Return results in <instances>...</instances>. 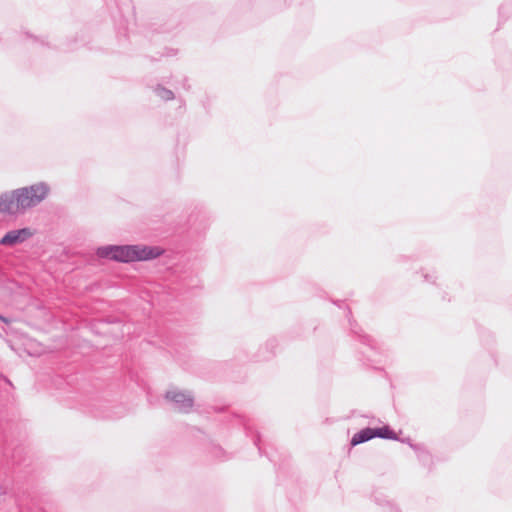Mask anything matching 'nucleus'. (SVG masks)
<instances>
[{
	"instance_id": "1",
	"label": "nucleus",
	"mask_w": 512,
	"mask_h": 512,
	"mask_svg": "<svg viewBox=\"0 0 512 512\" xmlns=\"http://www.w3.org/2000/svg\"><path fill=\"white\" fill-rule=\"evenodd\" d=\"M164 250L159 246L143 244L134 245H105L96 249L99 258L109 259L119 263L149 261L160 257Z\"/></svg>"
},
{
	"instance_id": "2",
	"label": "nucleus",
	"mask_w": 512,
	"mask_h": 512,
	"mask_svg": "<svg viewBox=\"0 0 512 512\" xmlns=\"http://www.w3.org/2000/svg\"><path fill=\"white\" fill-rule=\"evenodd\" d=\"M18 200L24 211L38 206L49 195L51 188L46 182H37L30 186L18 188Z\"/></svg>"
},
{
	"instance_id": "3",
	"label": "nucleus",
	"mask_w": 512,
	"mask_h": 512,
	"mask_svg": "<svg viewBox=\"0 0 512 512\" xmlns=\"http://www.w3.org/2000/svg\"><path fill=\"white\" fill-rule=\"evenodd\" d=\"M165 399L174 410L181 413H189L194 405V397L187 391L169 390L165 393Z\"/></svg>"
},
{
	"instance_id": "4",
	"label": "nucleus",
	"mask_w": 512,
	"mask_h": 512,
	"mask_svg": "<svg viewBox=\"0 0 512 512\" xmlns=\"http://www.w3.org/2000/svg\"><path fill=\"white\" fill-rule=\"evenodd\" d=\"M18 193L17 188L0 195V213L16 215L25 212L24 209L21 208L20 200H18Z\"/></svg>"
},
{
	"instance_id": "5",
	"label": "nucleus",
	"mask_w": 512,
	"mask_h": 512,
	"mask_svg": "<svg viewBox=\"0 0 512 512\" xmlns=\"http://www.w3.org/2000/svg\"><path fill=\"white\" fill-rule=\"evenodd\" d=\"M32 235L33 232L27 227L10 230L0 239V244L3 246H13L25 242L32 237Z\"/></svg>"
},
{
	"instance_id": "6",
	"label": "nucleus",
	"mask_w": 512,
	"mask_h": 512,
	"mask_svg": "<svg viewBox=\"0 0 512 512\" xmlns=\"http://www.w3.org/2000/svg\"><path fill=\"white\" fill-rule=\"evenodd\" d=\"M410 447L415 451L418 460L424 467L431 469L434 461L433 456L424 444H410Z\"/></svg>"
},
{
	"instance_id": "7",
	"label": "nucleus",
	"mask_w": 512,
	"mask_h": 512,
	"mask_svg": "<svg viewBox=\"0 0 512 512\" xmlns=\"http://www.w3.org/2000/svg\"><path fill=\"white\" fill-rule=\"evenodd\" d=\"M373 438H375L374 428L366 427L353 435V437L350 440V444L351 446L354 447L359 444L365 443Z\"/></svg>"
},
{
	"instance_id": "8",
	"label": "nucleus",
	"mask_w": 512,
	"mask_h": 512,
	"mask_svg": "<svg viewBox=\"0 0 512 512\" xmlns=\"http://www.w3.org/2000/svg\"><path fill=\"white\" fill-rule=\"evenodd\" d=\"M349 323H350V329H351L352 333L355 334L362 343L373 348L374 340L369 335L363 333L362 329L360 327H358V325L355 322L349 320Z\"/></svg>"
},
{
	"instance_id": "9",
	"label": "nucleus",
	"mask_w": 512,
	"mask_h": 512,
	"mask_svg": "<svg viewBox=\"0 0 512 512\" xmlns=\"http://www.w3.org/2000/svg\"><path fill=\"white\" fill-rule=\"evenodd\" d=\"M375 437L388 439V440H398V436L394 430L390 428V426L385 425L382 427L374 428Z\"/></svg>"
},
{
	"instance_id": "10",
	"label": "nucleus",
	"mask_w": 512,
	"mask_h": 512,
	"mask_svg": "<svg viewBox=\"0 0 512 512\" xmlns=\"http://www.w3.org/2000/svg\"><path fill=\"white\" fill-rule=\"evenodd\" d=\"M153 92L156 96H158L164 101H170L175 98L174 92L162 86L161 84H157L155 87H153Z\"/></svg>"
},
{
	"instance_id": "11",
	"label": "nucleus",
	"mask_w": 512,
	"mask_h": 512,
	"mask_svg": "<svg viewBox=\"0 0 512 512\" xmlns=\"http://www.w3.org/2000/svg\"><path fill=\"white\" fill-rule=\"evenodd\" d=\"M210 453L213 457L219 459V460H223L225 457V451L223 450L222 447L218 446V445H212L211 448H210Z\"/></svg>"
},
{
	"instance_id": "12",
	"label": "nucleus",
	"mask_w": 512,
	"mask_h": 512,
	"mask_svg": "<svg viewBox=\"0 0 512 512\" xmlns=\"http://www.w3.org/2000/svg\"><path fill=\"white\" fill-rule=\"evenodd\" d=\"M252 440L254 445L258 447L259 453L262 454V447L260 445L261 439L258 432H255L254 435H252Z\"/></svg>"
},
{
	"instance_id": "13",
	"label": "nucleus",
	"mask_w": 512,
	"mask_h": 512,
	"mask_svg": "<svg viewBox=\"0 0 512 512\" xmlns=\"http://www.w3.org/2000/svg\"><path fill=\"white\" fill-rule=\"evenodd\" d=\"M266 347L271 349L270 354L273 355L274 354L273 349L277 347V340H275V339L268 340L266 343Z\"/></svg>"
},
{
	"instance_id": "14",
	"label": "nucleus",
	"mask_w": 512,
	"mask_h": 512,
	"mask_svg": "<svg viewBox=\"0 0 512 512\" xmlns=\"http://www.w3.org/2000/svg\"><path fill=\"white\" fill-rule=\"evenodd\" d=\"M424 280L429 283H434L436 280V276L434 273H423Z\"/></svg>"
},
{
	"instance_id": "15",
	"label": "nucleus",
	"mask_w": 512,
	"mask_h": 512,
	"mask_svg": "<svg viewBox=\"0 0 512 512\" xmlns=\"http://www.w3.org/2000/svg\"><path fill=\"white\" fill-rule=\"evenodd\" d=\"M506 8L511 9L512 8V3H510L508 6L506 4L501 5L499 7V13L503 14L505 12Z\"/></svg>"
},
{
	"instance_id": "16",
	"label": "nucleus",
	"mask_w": 512,
	"mask_h": 512,
	"mask_svg": "<svg viewBox=\"0 0 512 512\" xmlns=\"http://www.w3.org/2000/svg\"><path fill=\"white\" fill-rule=\"evenodd\" d=\"M0 320L2 322H4L5 324H10L11 323V319L10 318H7V317H5V316H3L1 314H0Z\"/></svg>"
},
{
	"instance_id": "17",
	"label": "nucleus",
	"mask_w": 512,
	"mask_h": 512,
	"mask_svg": "<svg viewBox=\"0 0 512 512\" xmlns=\"http://www.w3.org/2000/svg\"><path fill=\"white\" fill-rule=\"evenodd\" d=\"M244 425H245V430H246L247 435H250L252 433V428H251L250 424L245 423Z\"/></svg>"
},
{
	"instance_id": "18",
	"label": "nucleus",
	"mask_w": 512,
	"mask_h": 512,
	"mask_svg": "<svg viewBox=\"0 0 512 512\" xmlns=\"http://www.w3.org/2000/svg\"><path fill=\"white\" fill-rule=\"evenodd\" d=\"M0 379H4L7 383H9V384H10L9 379H8V378H6V377H5L4 375H2L1 373H0Z\"/></svg>"
},
{
	"instance_id": "19",
	"label": "nucleus",
	"mask_w": 512,
	"mask_h": 512,
	"mask_svg": "<svg viewBox=\"0 0 512 512\" xmlns=\"http://www.w3.org/2000/svg\"><path fill=\"white\" fill-rule=\"evenodd\" d=\"M402 442H406L409 446L410 444H414L410 439L402 440Z\"/></svg>"
},
{
	"instance_id": "20",
	"label": "nucleus",
	"mask_w": 512,
	"mask_h": 512,
	"mask_svg": "<svg viewBox=\"0 0 512 512\" xmlns=\"http://www.w3.org/2000/svg\"><path fill=\"white\" fill-rule=\"evenodd\" d=\"M183 87H184L185 89H189V85H188L186 82L184 83Z\"/></svg>"
},
{
	"instance_id": "21",
	"label": "nucleus",
	"mask_w": 512,
	"mask_h": 512,
	"mask_svg": "<svg viewBox=\"0 0 512 512\" xmlns=\"http://www.w3.org/2000/svg\"><path fill=\"white\" fill-rule=\"evenodd\" d=\"M392 512H398V510L394 507H391Z\"/></svg>"
}]
</instances>
